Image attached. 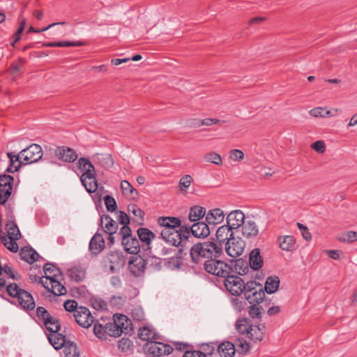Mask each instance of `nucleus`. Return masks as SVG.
<instances>
[{
    "mask_svg": "<svg viewBox=\"0 0 357 357\" xmlns=\"http://www.w3.org/2000/svg\"><path fill=\"white\" fill-rule=\"evenodd\" d=\"M336 238L340 242L351 243L355 241H357V231H344L339 236H337Z\"/></svg>",
    "mask_w": 357,
    "mask_h": 357,
    "instance_id": "de8ad7c7",
    "label": "nucleus"
},
{
    "mask_svg": "<svg viewBox=\"0 0 357 357\" xmlns=\"http://www.w3.org/2000/svg\"><path fill=\"white\" fill-rule=\"evenodd\" d=\"M79 306L77 305V302L75 300H67L63 303V307L66 311L73 312V314L77 313Z\"/></svg>",
    "mask_w": 357,
    "mask_h": 357,
    "instance_id": "e2e57ef3",
    "label": "nucleus"
},
{
    "mask_svg": "<svg viewBox=\"0 0 357 357\" xmlns=\"http://www.w3.org/2000/svg\"><path fill=\"white\" fill-rule=\"evenodd\" d=\"M8 296L17 298L19 305L24 310L29 312L33 310L36 303L33 296L26 290L22 289L15 282H12L6 287Z\"/></svg>",
    "mask_w": 357,
    "mask_h": 357,
    "instance_id": "f03ea898",
    "label": "nucleus"
},
{
    "mask_svg": "<svg viewBox=\"0 0 357 357\" xmlns=\"http://www.w3.org/2000/svg\"><path fill=\"white\" fill-rule=\"evenodd\" d=\"M194 126L196 127H200L201 126H209L213 124H216L220 122V121L218 119H212V118H206L203 120L200 119H194Z\"/></svg>",
    "mask_w": 357,
    "mask_h": 357,
    "instance_id": "680f3d73",
    "label": "nucleus"
},
{
    "mask_svg": "<svg viewBox=\"0 0 357 357\" xmlns=\"http://www.w3.org/2000/svg\"><path fill=\"white\" fill-rule=\"evenodd\" d=\"M245 243L240 237L234 236L224 245L227 254L231 257L236 258L243 252Z\"/></svg>",
    "mask_w": 357,
    "mask_h": 357,
    "instance_id": "9d476101",
    "label": "nucleus"
},
{
    "mask_svg": "<svg viewBox=\"0 0 357 357\" xmlns=\"http://www.w3.org/2000/svg\"><path fill=\"white\" fill-rule=\"evenodd\" d=\"M230 266H231L232 268L231 274L234 273L240 275H244L247 274L249 271V264L244 258L231 259L230 261Z\"/></svg>",
    "mask_w": 357,
    "mask_h": 357,
    "instance_id": "a878e982",
    "label": "nucleus"
},
{
    "mask_svg": "<svg viewBox=\"0 0 357 357\" xmlns=\"http://www.w3.org/2000/svg\"><path fill=\"white\" fill-rule=\"evenodd\" d=\"M36 316L43 323L51 315L44 307L38 306L36 308Z\"/></svg>",
    "mask_w": 357,
    "mask_h": 357,
    "instance_id": "0e129e2a",
    "label": "nucleus"
},
{
    "mask_svg": "<svg viewBox=\"0 0 357 357\" xmlns=\"http://www.w3.org/2000/svg\"><path fill=\"white\" fill-rule=\"evenodd\" d=\"M50 334L58 337L57 340L61 341V342L59 343L58 342H54L53 347L55 349L59 350L63 347V346L67 344L68 340L66 338V335H64L63 333H59V331H58L56 333H50Z\"/></svg>",
    "mask_w": 357,
    "mask_h": 357,
    "instance_id": "5fc2aeb1",
    "label": "nucleus"
},
{
    "mask_svg": "<svg viewBox=\"0 0 357 357\" xmlns=\"http://www.w3.org/2000/svg\"><path fill=\"white\" fill-rule=\"evenodd\" d=\"M249 266L254 271L259 270L264 265V260L260 255V250L255 248L249 256Z\"/></svg>",
    "mask_w": 357,
    "mask_h": 357,
    "instance_id": "c756f323",
    "label": "nucleus"
},
{
    "mask_svg": "<svg viewBox=\"0 0 357 357\" xmlns=\"http://www.w3.org/2000/svg\"><path fill=\"white\" fill-rule=\"evenodd\" d=\"M153 340L148 341L142 346V350L146 355L151 356H161L162 355H169L173 351L172 347L169 344Z\"/></svg>",
    "mask_w": 357,
    "mask_h": 357,
    "instance_id": "0eeeda50",
    "label": "nucleus"
},
{
    "mask_svg": "<svg viewBox=\"0 0 357 357\" xmlns=\"http://www.w3.org/2000/svg\"><path fill=\"white\" fill-rule=\"evenodd\" d=\"M43 269L45 273L43 277L49 280L50 283L56 282V280L59 278H61L62 280L64 279L61 270L53 263L47 262Z\"/></svg>",
    "mask_w": 357,
    "mask_h": 357,
    "instance_id": "f3484780",
    "label": "nucleus"
},
{
    "mask_svg": "<svg viewBox=\"0 0 357 357\" xmlns=\"http://www.w3.org/2000/svg\"><path fill=\"white\" fill-rule=\"evenodd\" d=\"M241 228L243 236L248 239L255 238L259 234L257 225L251 220H245Z\"/></svg>",
    "mask_w": 357,
    "mask_h": 357,
    "instance_id": "b1692460",
    "label": "nucleus"
},
{
    "mask_svg": "<svg viewBox=\"0 0 357 357\" xmlns=\"http://www.w3.org/2000/svg\"><path fill=\"white\" fill-rule=\"evenodd\" d=\"M6 228L8 230V236L21 238V233L15 222V218L11 209L6 213Z\"/></svg>",
    "mask_w": 357,
    "mask_h": 357,
    "instance_id": "5701e85b",
    "label": "nucleus"
},
{
    "mask_svg": "<svg viewBox=\"0 0 357 357\" xmlns=\"http://www.w3.org/2000/svg\"><path fill=\"white\" fill-rule=\"evenodd\" d=\"M235 346L237 347L236 351L242 355L246 354L249 351L250 347L249 343L243 338H238Z\"/></svg>",
    "mask_w": 357,
    "mask_h": 357,
    "instance_id": "864d4df0",
    "label": "nucleus"
},
{
    "mask_svg": "<svg viewBox=\"0 0 357 357\" xmlns=\"http://www.w3.org/2000/svg\"><path fill=\"white\" fill-rule=\"evenodd\" d=\"M217 351L221 357H234L236 346L229 341L223 342L218 345Z\"/></svg>",
    "mask_w": 357,
    "mask_h": 357,
    "instance_id": "2f4dec72",
    "label": "nucleus"
},
{
    "mask_svg": "<svg viewBox=\"0 0 357 357\" xmlns=\"http://www.w3.org/2000/svg\"><path fill=\"white\" fill-rule=\"evenodd\" d=\"M192 235L197 238H205L210 234V228L206 222H195L192 224Z\"/></svg>",
    "mask_w": 357,
    "mask_h": 357,
    "instance_id": "393cba45",
    "label": "nucleus"
},
{
    "mask_svg": "<svg viewBox=\"0 0 357 357\" xmlns=\"http://www.w3.org/2000/svg\"><path fill=\"white\" fill-rule=\"evenodd\" d=\"M24 165H30L41 160L43 155L42 148L36 144H31L20 151Z\"/></svg>",
    "mask_w": 357,
    "mask_h": 357,
    "instance_id": "1a4fd4ad",
    "label": "nucleus"
},
{
    "mask_svg": "<svg viewBox=\"0 0 357 357\" xmlns=\"http://www.w3.org/2000/svg\"><path fill=\"white\" fill-rule=\"evenodd\" d=\"M183 357H206V355L199 350H185L183 354Z\"/></svg>",
    "mask_w": 357,
    "mask_h": 357,
    "instance_id": "774afa93",
    "label": "nucleus"
},
{
    "mask_svg": "<svg viewBox=\"0 0 357 357\" xmlns=\"http://www.w3.org/2000/svg\"><path fill=\"white\" fill-rule=\"evenodd\" d=\"M67 273L71 280L77 282L84 280L86 275L85 270L81 266H73L68 268Z\"/></svg>",
    "mask_w": 357,
    "mask_h": 357,
    "instance_id": "4c0bfd02",
    "label": "nucleus"
},
{
    "mask_svg": "<svg viewBox=\"0 0 357 357\" xmlns=\"http://www.w3.org/2000/svg\"><path fill=\"white\" fill-rule=\"evenodd\" d=\"M242 288L245 299L249 303L256 302L257 303H261L265 298V294L262 288V285L256 281L250 280L247 282L243 281Z\"/></svg>",
    "mask_w": 357,
    "mask_h": 357,
    "instance_id": "20e7f679",
    "label": "nucleus"
},
{
    "mask_svg": "<svg viewBox=\"0 0 357 357\" xmlns=\"http://www.w3.org/2000/svg\"><path fill=\"white\" fill-rule=\"evenodd\" d=\"M133 329L131 320L123 314H114L112 321L109 322V331H112V337H118L122 333L132 336Z\"/></svg>",
    "mask_w": 357,
    "mask_h": 357,
    "instance_id": "7ed1b4c3",
    "label": "nucleus"
},
{
    "mask_svg": "<svg viewBox=\"0 0 357 357\" xmlns=\"http://www.w3.org/2000/svg\"><path fill=\"white\" fill-rule=\"evenodd\" d=\"M193 181V178L190 175L186 174L182 176L178 183L180 191L182 193L186 194L187 190Z\"/></svg>",
    "mask_w": 357,
    "mask_h": 357,
    "instance_id": "603ef678",
    "label": "nucleus"
},
{
    "mask_svg": "<svg viewBox=\"0 0 357 357\" xmlns=\"http://www.w3.org/2000/svg\"><path fill=\"white\" fill-rule=\"evenodd\" d=\"M76 323L84 328H89L96 321L90 310L84 306H79L77 313L73 314Z\"/></svg>",
    "mask_w": 357,
    "mask_h": 357,
    "instance_id": "f8f14e48",
    "label": "nucleus"
},
{
    "mask_svg": "<svg viewBox=\"0 0 357 357\" xmlns=\"http://www.w3.org/2000/svg\"><path fill=\"white\" fill-rule=\"evenodd\" d=\"M204 268L207 273L225 279L232 272L231 266L220 258L205 260Z\"/></svg>",
    "mask_w": 357,
    "mask_h": 357,
    "instance_id": "39448f33",
    "label": "nucleus"
},
{
    "mask_svg": "<svg viewBox=\"0 0 357 357\" xmlns=\"http://www.w3.org/2000/svg\"><path fill=\"white\" fill-rule=\"evenodd\" d=\"M103 220L107 221L104 231L105 233H116L118 229V225L116 222L108 215H102L100 218V225L103 227Z\"/></svg>",
    "mask_w": 357,
    "mask_h": 357,
    "instance_id": "79ce46f5",
    "label": "nucleus"
},
{
    "mask_svg": "<svg viewBox=\"0 0 357 357\" xmlns=\"http://www.w3.org/2000/svg\"><path fill=\"white\" fill-rule=\"evenodd\" d=\"M137 336L140 340L146 341V342L160 339V335L147 326L140 327L138 329Z\"/></svg>",
    "mask_w": 357,
    "mask_h": 357,
    "instance_id": "7c9ffc66",
    "label": "nucleus"
},
{
    "mask_svg": "<svg viewBox=\"0 0 357 357\" xmlns=\"http://www.w3.org/2000/svg\"><path fill=\"white\" fill-rule=\"evenodd\" d=\"M227 290L233 296H240L243 292V280L238 275L229 274L224 281Z\"/></svg>",
    "mask_w": 357,
    "mask_h": 357,
    "instance_id": "9b49d317",
    "label": "nucleus"
},
{
    "mask_svg": "<svg viewBox=\"0 0 357 357\" xmlns=\"http://www.w3.org/2000/svg\"><path fill=\"white\" fill-rule=\"evenodd\" d=\"M135 243H137L135 245V268H137L138 271L137 273L135 272V277H139L144 273L147 264V259L139 255L140 245L136 238Z\"/></svg>",
    "mask_w": 357,
    "mask_h": 357,
    "instance_id": "cd10ccee",
    "label": "nucleus"
},
{
    "mask_svg": "<svg viewBox=\"0 0 357 357\" xmlns=\"http://www.w3.org/2000/svg\"><path fill=\"white\" fill-rule=\"evenodd\" d=\"M65 357H79V351L77 344L71 340H68L67 344L63 346Z\"/></svg>",
    "mask_w": 357,
    "mask_h": 357,
    "instance_id": "c03bdc74",
    "label": "nucleus"
},
{
    "mask_svg": "<svg viewBox=\"0 0 357 357\" xmlns=\"http://www.w3.org/2000/svg\"><path fill=\"white\" fill-rule=\"evenodd\" d=\"M160 238L174 247H179V245L189 247V245L185 244L177 229L167 233L166 235L160 236Z\"/></svg>",
    "mask_w": 357,
    "mask_h": 357,
    "instance_id": "412c9836",
    "label": "nucleus"
},
{
    "mask_svg": "<svg viewBox=\"0 0 357 357\" xmlns=\"http://www.w3.org/2000/svg\"><path fill=\"white\" fill-rule=\"evenodd\" d=\"M105 248V240L102 236L96 232L91 238L89 248L91 252L94 255H98Z\"/></svg>",
    "mask_w": 357,
    "mask_h": 357,
    "instance_id": "bb28decb",
    "label": "nucleus"
},
{
    "mask_svg": "<svg viewBox=\"0 0 357 357\" xmlns=\"http://www.w3.org/2000/svg\"><path fill=\"white\" fill-rule=\"evenodd\" d=\"M296 225H297L298 228L301 231L303 238L305 239L306 241L311 240L312 235H311L310 232L309 231L308 228L305 225H304L300 222H297Z\"/></svg>",
    "mask_w": 357,
    "mask_h": 357,
    "instance_id": "338daca9",
    "label": "nucleus"
},
{
    "mask_svg": "<svg viewBox=\"0 0 357 357\" xmlns=\"http://www.w3.org/2000/svg\"><path fill=\"white\" fill-rule=\"evenodd\" d=\"M3 272L14 280H20L22 278L21 275L8 264H5L3 266Z\"/></svg>",
    "mask_w": 357,
    "mask_h": 357,
    "instance_id": "052dcab7",
    "label": "nucleus"
},
{
    "mask_svg": "<svg viewBox=\"0 0 357 357\" xmlns=\"http://www.w3.org/2000/svg\"><path fill=\"white\" fill-rule=\"evenodd\" d=\"M130 337L129 335L124 334V337L119 341L118 347L122 351L132 353L133 345L132 340L130 339Z\"/></svg>",
    "mask_w": 357,
    "mask_h": 357,
    "instance_id": "09e8293b",
    "label": "nucleus"
},
{
    "mask_svg": "<svg viewBox=\"0 0 357 357\" xmlns=\"http://www.w3.org/2000/svg\"><path fill=\"white\" fill-rule=\"evenodd\" d=\"M119 234L121 236L122 245L125 251L132 255L128 259V270L134 275V250H132L134 248V238L132 237V230L129 225H123Z\"/></svg>",
    "mask_w": 357,
    "mask_h": 357,
    "instance_id": "423d86ee",
    "label": "nucleus"
},
{
    "mask_svg": "<svg viewBox=\"0 0 357 357\" xmlns=\"http://www.w3.org/2000/svg\"><path fill=\"white\" fill-rule=\"evenodd\" d=\"M204 158L206 161L212 162L217 165H221L222 164L221 155L215 152L208 153L205 155Z\"/></svg>",
    "mask_w": 357,
    "mask_h": 357,
    "instance_id": "13d9d810",
    "label": "nucleus"
},
{
    "mask_svg": "<svg viewBox=\"0 0 357 357\" xmlns=\"http://www.w3.org/2000/svg\"><path fill=\"white\" fill-rule=\"evenodd\" d=\"M206 210L199 205H195L189 208L188 220L192 222H201L204 216L206 217Z\"/></svg>",
    "mask_w": 357,
    "mask_h": 357,
    "instance_id": "c85d7f7f",
    "label": "nucleus"
},
{
    "mask_svg": "<svg viewBox=\"0 0 357 357\" xmlns=\"http://www.w3.org/2000/svg\"><path fill=\"white\" fill-rule=\"evenodd\" d=\"M225 214L222 209L219 208H213L206 212L205 220L209 225H215L223 222Z\"/></svg>",
    "mask_w": 357,
    "mask_h": 357,
    "instance_id": "4be33fe9",
    "label": "nucleus"
},
{
    "mask_svg": "<svg viewBox=\"0 0 357 357\" xmlns=\"http://www.w3.org/2000/svg\"><path fill=\"white\" fill-rule=\"evenodd\" d=\"M93 331L94 335L100 340H106L107 335L112 337V331H109V322L105 326L100 324L98 320H96L93 323Z\"/></svg>",
    "mask_w": 357,
    "mask_h": 357,
    "instance_id": "473e14b6",
    "label": "nucleus"
},
{
    "mask_svg": "<svg viewBox=\"0 0 357 357\" xmlns=\"http://www.w3.org/2000/svg\"><path fill=\"white\" fill-rule=\"evenodd\" d=\"M61 280H63L61 278H59L56 280V282L50 283V287L47 284H43V287L54 296L65 295L67 293V290L66 287L61 283Z\"/></svg>",
    "mask_w": 357,
    "mask_h": 357,
    "instance_id": "f704fd0d",
    "label": "nucleus"
},
{
    "mask_svg": "<svg viewBox=\"0 0 357 357\" xmlns=\"http://www.w3.org/2000/svg\"><path fill=\"white\" fill-rule=\"evenodd\" d=\"M178 231L181 233V237L183 238L186 245H188L190 243V238H192V232L193 230V227L192 225H189L187 224L181 225L177 229Z\"/></svg>",
    "mask_w": 357,
    "mask_h": 357,
    "instance_id": "a18cd8bd",
    "label": "nucleus"
},
{
    "mask_svg": "<svg viewBox=\"0 0 357 357\" xmlns=\"http://www.w3.org/2000/svg\"><path fill=\"white\" fill-rule=\"evenodd\" d=\"M96 158L99 164L105 169L111 167L114 164L113 159L109 154H97Z\"/></svg>",
    "mask_w": 357,
    "mask_h": 357,
    "instance_id": "8fccbe9b",
    "label": "nucleus"
},
{
    "mask_svg": "<svg viewBox=\"0 0 357 357\" xmlns=\"http://www.w3.org/2000/svg\"><path fill=\"white\" fill-rule=\"evenodd\" d=\"M247 337L255 343L261 342L266 334V326L264 324H252L250 327Z\"/></svg>",
    "mask_w": 357,
    "mask_h": 357,
    "instance_id": "aec40b11",
    "label": "nucleus"
},
{
    "mask_svg": "<svg viewBox=\"0 0 357 357\" xmlns=\"http://www.w3.org/2000/svg\"><path fill=\"white\" fill-rule=\"evenodd\" d=\"M280 284V280L277 275L268 276L265 282L264 287L263 288L264 293L268 294H273L278 291Z\"/></svg>",
    "mask_w": 357,
    "mask_h": 357,
    "instance_id": "72a5a7b5",
    "label": "nucleus"
},
{
    "mask_svg": "<svg viewBox=\"0 0 357 357\" xmlns=\"http://www.w3.org/2000/svg\"><path fill=\"white\" fill-rule=\"evenodd\" d=\"M245 221V214L241 210L230 212L226 218V224L234 231L241 227Z\"/></svg>",
    "mask_w": 357,
    "mask_h": 357,
    "instance_id": "6ab92c4d",
    "label": "nucleus"
},
{
    "mask_svg": "<svg viewBox=\"0 0 357 357\" xmlns=\"http://www.w3.org/2000/svg\"><path fill=\"white\" fill-rule=\"evenodd\" d=\"M14 184V177L9 174H0V205H5L9 199Z\"/></svg>",
    "mask_w": 357,
    "mask_h": 357,
    "instance_id": "6e6552de",
    "label": "nucleus"
},
{
    "mask_svg": "<svg viewBox=\"0 0 357 357\" xmlns=\"http://www.w3.org/2000/svg\"><path fill=\"white\" fill-rule=\"evenodd\" d=\"M43 324L50 333H56L61 330L60 321L52 315L47 318Z\"/></svg>",
    "mask_w": 357,
    "mask_h": 357,
    "instance_id": "37998d69",
    "label": "nucleus"
},
{
    "mask_svg": "<svg viewBox=\"0 0 357 357\" xmlns=\"http://www.w3.org/2000/svg\"><path fill=\"white\" fill-rule=\"evenodd\" d=\"M190 256L194 264L204 265V261L206 260L204 242H198L193 244L190 248Z\"/></svg>",
    "mask_w": 357,
    "mask_h": 357,
    "instance_id": "4468645a",
    "label": "nucleus"
},
{
    "mask_svg": "<svg viewBox=\"0 0 357 357\" xmlns=\"http://www.w3.org/2000/svg\"><path fill=\"white\" fill-rule=\"evenodd\" d=\"M106 208L109 212H114L117 208V204L114 198L107 195L103 198Z\"/></svg>",
    "mask_w": 357,
    "mask_h": 357,
    "instance_id": "bf43d9fd",
    "label": "nucleus"
},
{
    "mask_svg": "<svg viewBox=\"0 0 357 357\" xmlns=\"http://www.w3.org/2000/svg\"><path fill=\"white\" fill-rule=\"evenodd\" d=\"M7 156L9 159L10 166L14 167V171H19L22 166L25 165L24 160H21L20 151L18 153H15V152H8Z\"/></svg>",
    "mask_w": 357,
    "mask_h": 357,
    "instance_id": "ea45409f",
    "label": "nucleus"
},
{
    "mask_svg": "<svg viewBox=\"0 0 357 357\" xmlns=\"http://www.w3.org/2000/svg\"><path fill=\"white\" fill-rule=\"evenodd\" d=\"M311 147L319 153H323L326 151V144L322 140H317L312 143Z\"/></svg>",
    "mask_w": 357,
    "mask_h": 357,
    "instance_id": "69168bd1",
    "label": "nucleus"
},
{
    "mask_svg": "<svg viewBox=\"0 0 357 357\" xmlns=\"http://www.w3.org/2000/svg\"><path fill=\"white\" fill-rule=\"evenodd\" d=\"M136 232L141 243L140 247L142 246L144 251L150 252L151 242L155 238V233L146 227H139Z\"/></svg>",
    "mask_w": 357,
    "mask_h": 357,
    "instance_id": "2eb2a0df",
    "label": "nucleus"
},
{
    "mask_svg": "<svg viewBox=\"0 0 357 357\" xmlns=\"http://www.w3.org/2000/svg\"><path fill=\"white\" fill-rule=\"evenodd\" d=\"M91 306L96 310H107V303L102 299L93 296L90 298Z\"/></svg>",
    "mask_w": 357,
    "mask_h": 357,
    "instance_id": "6e6d98bb",
    "label": "nucleus"
},
{
    "mask_svg": "<svg viewBox=\"0 0 357 357\" xmlns=\"http://www.w3.org/2000/svg\"><path fill=\"white\" fill-rule=\"evenodd\" d=\"M183 261H180L177 258L176 259L174 256L168 258L165 262V266L171 270L179 269L182 266Z\"/></svg>",
    "mask_w": 357,
    "mask_h": 357,
    "instance_id": "4d7b16f0",
    "label": "nucleus"
},
{
    "mask_svg": "<svg viewBox=\"0 0 357 357\" xmlns=\"http://www.w3.org/2000/svg\"><path fill=\"white\" fill-rule=\"evenodd\" d=\"M206 259L220 258L224 255V246L211 238V241H204Z\"/></svg>",
    "mask_w": 357,
    "mask_h": 357,
    "instance_id": "ddd939ff",
    "label": "nucleus"
},
{
    "mask_svg": "<svg viewBox=\"0 0 357 357\" xmlns=\"http://www.w3.org/2000/svg\"><path fill=\"white\" fill-rule=\"evenodd\" d=\"M250 305L248 307V314L252 319H259L261 321V313L264 311L262 306L259 305L260 303H249Z\"/></svg>",
    "mask_w": 357,
    "mask_h": 357,
    "instance_id": "49530a36",
    "label": "nucleus"
},
{
    "mask_svg": "<svg viewBox=\"0 0 357 357\" xmlns=\"http://www.w3.org/2000/svg\"><path fill=\"white\" fill-rule=\"evenodd\" d=\"M234 236V230L229 225H223L218 227L215 233V237H213L215 241L222 244L223 246Z\"/></svg>",
    "mask_w": 357,
    "mask_h": 357,
    "instance_id": "a211bd4d",
    "label": "nucleus"
},
{
    "mask_svg": "<svg viewBox=\"0 0 357 357\" xmlns=\"http://www.w3.org/2000/svg\"><path fill=\"white\" fill-rule=\"evenodd\" d=\"M280 248L284 251L296 250V240L293 236H280L278 239Z\"/></svg>",
    "mask_w": 357,
    "mask_h": 357,
    "instance_id": "c9c22d12",
    "label": "nucleus"
},
{
    "mask_svg": "<svg viewBox=\"0 0 357 357\" xmlns=\"http://www.w3.org/2000/svg\"><path fill=\"white\" fill-rule=\"evenodd\" d=\"M160 222L166 225V223L172 225L175 229H178L181 226V220L178 217L173 216H161L160 217Z\"/></svg>",
    "mask_w": 357,
    "mask_h": 357,
    "instance_id": "3c124183",
    "label": "nucleus"
},
{
    "mask_svg": "<svg viewBox=\"0 0 357 357\" xmlns=\"http://www.w3.org/2000/svg\"><path fill=\"white\" fill-rule=\"evenodd\" d=\"M147 17L144 15H139L137 16V26H135V30L137 31L138 39H142L145 38V35L148 33V26H147Z\"/></svg>",
    "mask_w": 357,
    "mask_h": 357,
    "instance_id": "e433bc0d",
    "label": "nucleus"
},
{
    "mask_svg": "<svg viewBox=\"0 0 357 357\" xmlns=\"http://www.w3.org/2000/svg\"><path fill=\"white\" fill-rule=\"evenodd\" d=\"M78 166L83 174L80 176L82 185L89 192H94L98 189V181L95 167L91 162L86 158L82 157L78 160Z\"/></svg>",
    "mask_w": 357,
    "mask_h": 357,
    "instance_id": "f257e3e1",
    "label": "nucleus"
},
{
    "mask_svg": "<svg viewBox=\"0 0 357 357\" xmlns=\"http://www.w3.org/2000/svg\"><path fill=\"white\" fill-rule=\"evenodd\" d=\"M252 321L248 318L243 317L236 320L235 327L236 331L242 335H248L250 329L248 327L252 325Z\"/></svg>",
    "mask_w": 357,
    "mask_h": 357,
    "instance_id": "a19ab883",
    "label": "nucleus"
},
{
    "mask_svg": "<svg viewBox=\"0 0 357 357\" xmlns=\"http://www.w3.org/2000/svg\"><path fill=\"white\" fill-rule=\"evenodd\" d=\"M20 238L18 237H13L12 236H8L5 235L1 237V241L8 250L15 253L19 250L18 245L16 241Z\"/></svg>",
    "mask_w": 357,
    "mask_h": 357,
    "instance_id": "58836bf2",
    "label": "nucleus"
},
{
    "mask_svg": "<svg viewBox=\"0 0 357 357\" xmlns=\"http://www.w3.org/2000/svg\"><path fill=\"white\" fill-rule=\"evenodd\" d=\"M50 151H53L55 156L64 162H73L77 158L76 152L68 146H58L55 149H50Z\"/></svg>",
    "mask_w": 357,
    "mask_h": 357,
    "instance_id": "dca6fc26",
    "label": "nucleus"
}]
</instances>
